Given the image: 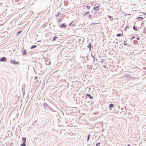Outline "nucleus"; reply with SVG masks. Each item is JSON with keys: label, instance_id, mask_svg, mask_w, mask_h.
I'll return each instance as SVG.
<instances>
[{"label": "nucleus", "instance_id": "1", "mask_svg": "<svg viewBox=\"0 0 146 146\" xmlns=\"http://www.w3.org/2000/svg\"><path fill=\"white\" fill-rule=\"evenodd\" d=\"M23 51L22 52V54L23 55H26L27 54V51L24 49V48H23Z\"/></svg>", "mask_w": 146, "mask_h": 146}, {"label": "nucleus", "instance_id": "2", "mask_svg": "<svg viewBox=\"0 0 146 146\" xmlns=\"http://www.w3.org/2000/svg\"><path fill=\"white\" fill-rule=\"evenodd\" d=\"M6 60V58L5 57H2L0 59V61H5Z\"/></svg>", "mask_w": 146, "mask_h": 146}, {"label": "nucleus", "instance_id": "3", "mask_svg": "<svg viewBox=\"0 0 146 146\" xmlns=\"http://www.w3.org/2000/svg\"><path fill=\"white\" fill-rule=\"evenodd\" d=\"M66 25L65 23H63L60 25V27L61 28L64 27H66Z\"/></svg>", "mask_w": 146, "mask_h": 146}, {"label": "nucleus", "instance_id": "4", "mask_svg": "<svg viewBox=\"0 0 146 146\" xmlns=\"http://www.w3.org/2000/svg\"><path fill=\"white\" fill-rule=\"evenodd\" d=\"M10 62L13 64H18L17 62H16L15 60H11L10 61Z\"/></svg>", "mask_w": 146, "mask_h": 146}, {"label": "nucleus", "instance_id": "5", "mask_svg": "<svg viewBox=\"0 0 146 146\" xmlns=\"http://www.w3.org/2000/svg\"><path fill=\"white\" fill-rule=\"evenodd\" d=\"M123 36V33H122V34H118L116 35V36H118L119 37H122Z\"/></svg>", "mask_w": 146, "mask_h": 146}, {"label": "nucleus", "instance_id": "6", "mask_svg": "<svg viewBox=\"0 0 146 146\" xmlns=\"http://www.w3.org/2000/svg\"><path fill=\"white\" fill-rule=\"evenodd\" d=\"M94 9L96 10H99V6H96L94 8Z\"/></svg>", "mask_w": 146, "mask_h": 146}, {"label": "nucleus", "instance_id": "7", "mask_svg": "<svg viewBox=\"0 0 146 146\" xmlns=\"http://www.w3.org/2000/svg\"><path fill=\"white\" fill-rule=\"evenodd\" d=\"M114 107V105L112 104H110L109 105V108L110 110H111V108H113Z\"/></svg>", "mask_w": 146, "mask_h": 146}, {"label": "nucleus", "instance_id": "8", "mask_svg": "<svg viewBox=\"0 0 146 146\" xmlns=\"http://www.w3.org/2000/svg\"><path fill=\"white\" fill-rule=\"evenodd\" d=\"M22 140L23 141V143H25L26 142V138L25 137L22 138Z\"/></svg>", "mask_w": 146, "mask_h": 146}, {"label": "nucleus", "instance_id": "9", "mask_svg": "<svg viewBox=\"0 0 146 146\" xmlns=\"http://www.w3.org/2000/svg\"><path fill=\"white\" fill-rule=\"evenodd\" d=\"M86 96H88L90 99H92L93 98V97L92 96H91L89 94H86Z\"/></svg>", "mask_w": 146, "mask_h": 146}, {"label": "nucleus", "instance_id": "10", "mask_svg": "<svg viewBox=\"0 0 146 146\" xmlns=\"http://www.w3.org/2000/svg\"><path fill=\"white\" fill-rule=\"evenodd\" d=\"M72 22H71L69 25L70 26H74L76 25V24L74 23L72 24Z\"/></svg>", "mask_w": 146, "mask_h": 146}, {"label": "nucleus", "instance_id": "11", "mask_svg": "<svg viewBox=\"0 0 146 146\" xmlns=\"http://www.w3.org/2000/svg\"><path fill=\"white\" fill-rule=\"evenodd\" d=\"M37 46L36 45H33L31 46V49H33L34 48H35Z\"/></svg>", "mask_w": 146, "mask_h": 146}, {"label": "nucleus", "instance_id": "12", "mask_svg": "<svg viewBox=\"0 0 146 146\" xmlns=\"http://www.w3.org/2000/svg\"><path fill=\"white\" fill-rule=\"evenodd\" d=\"M91 43L89 44V45L88 46V47L90 48V50H91Z\"/></svg>", "mask_w": 146, "mask_h": 146}, {"label": "nucleus", "instance_id": "13", "mask_svg": "<svg viewBox=\"0 0 146 146\" xmlns=\"http://www.w3.org/2000/svg\"><path fill=\"white\" fill-rule=\"evenodd\" d=\"M108 17H109V18L110 19V20L112 21L113 20V19L112 17L111 16L108 15Z\"/></svg>", "mask_w": 146, "mask_h": 146}, {"label": "nucleus", "instance_id": "14", "mask_svg": "<svg viewBox=\"0 0 146 146\" xmlns=\"http://www.w3.org/2000/svg\"><path fill=\"white\" fill-rule=\"evenodd\" d=\"M62 18H60V19H59L58 20V21L59 22H61L62 21Z\"/></svg>", "mask_w": 146, "mask_h": 146}, {"label": "nucleus", "instance_id": "15", "mask_svg": "<svg viewBox=\"0 0 146 146\" xmlns=\"http://www.w3.org/2000/svg\"><path fill=\"white\" fill-rule=\"evenodd\" d=\"M90 13V12L89 11H88L87 12L85 13L84 14V16H86V14H89Z\"/></svg>", "mask_w": 146, "mask_h": 146}, {"label": "nucleus", "instance_id": "16", "mask_svg": "<svg viewBox=\"0 0 146 146\" xmlns=\"http://www.w3.org/2000/svg\"><path fill=\"white\" fill-rule=\"evenodd\" d=\"M61 14V13L59 12L58 13V14L56 15V17H58Z\"/></svg>", "mask_w": 146, "mask_h": 146}, {"label": "nucleus", "instance_id": "17", "mask_svg": "<svg viewBox=\"0 0 146 146\" xmlns=\"http://www.w3.org/2000/svg\"><path fill=\"white\" fill-rule=\"evenodd\" d=\"M86 7L88 10H89L90 9V6H86Z\"/></svg>", "mask_w": 146, "mask_h": 146}, {"label": "nucleus", "instance_id": "18", "mask_svg": "<svg viewBox=\"0 0 146 146\" xmlns=\"http://www.w3.org/2000/svg\"><path fill=\"white\" fill-rule=\"evenodd\" d=\"M57 38V37L56 36H54V38L52 40L53 41H55L56 40V39Z\"/></svg>", "mask_w": 146, "mask_h": 146}, {"label": "nucleus", "instance_id": "19", "mask_svg": "<svg viewBox=\"0 0 146 146\" xmlns=\"http://www.w3.org/2000/svg\"><path fill=\"white\" fill-rule=\"evenodd\" d=\"M20 146H26V144L25 143H23L21 144Z\"/></svg>", "mask_w": 146, "mask_h": 146}, {"label": "nucleus", "instance_id": "20", "mask_svg": "<svg viewBox=\"0 0 146 146\" xmlns=\"http://www.w3.org/2000/svg\"><path fill=\"white\" fill-rule=\"evenodd\" d=\"M133 29L135 31H137V29L136 28L135 26L133 27Z\"/></svg>", "mask_w": 146, "mask_h": 146}, {"label": "nucleus", "instance_id": "21", "mask_svg": "<svg viewBox=\"0 0 146 146\" xmlns=\"http://www.w3.org/2000/svg\"><path fill=\"white\" fill-rule=\"evenodd\" d=\"M143 19V17H138L137 19Z\"/></svg>", "mask_w": 146, "mask_h": 146}, {"label": "nucleus", "instance_id": "22", "mask_svg": "<svg viewBox=\"0 0 146 146\" xmlns=\"http://www.w3.org/2000/svg\"><path fill=\"white\" fill-rule=\"evenodd\" d=\"M21 32H22V31H18L17 32V34L18 35H19V34H20L21 33Z\"/></svg>", "mask_w": 146, "mask_h": 146}, {"label": "nucleus", "instance_id": "23", "mask_svg": "<svg viewBox=\"0 0 146 146\" xmlns=\"http://www.w3.org/2000/svg\"><path fill=\"white\" fill-rule=\"evenodd\" d=\"M89 138H90V135L89 134L88 135V138H87L88 141L89 140Z\"/></svg>", "mask_w": 146, "mask_h": 146}, {"label": "nucleus", "instance_id": "24", "mask_svg": "<svg viewBox=\"0 0 146 146\" xmlns=\"http://www.w3.org/2000/svg\"><path fill=\"white\" fill-rule=\"evenodd\" d=\"M89 17L90 18H92V16L91 15V14H90L89 15Z\"/></svg>", "mask_w": 146, "mask_h": 146}, {"label": "nucleus", "instance_id": "25", "mask_svg": "<svg viewBox=\"0 0 146 146\" xmlns=\"http://www.w3.org/2000/svg\"><path fill=\"white\" fill-rule=\"evenodd\" d=\"M100 144V142L98 143H97L96 144V146H97L98 145H99Z\"/></svg>", "mask_w": 146, "mask_h": 146}, {"label": "nucleus", "instance_id": "26", "mask_svg": "<svg viewBox=\"0 0 146 146\" xmlns=\"http://www.w3.org/2000/svg\"><path fill=\"white\" fill-rule=\"evenodd\" d=\"M37 78V76H36L35 78V79H36Z\"/></svg>", "mask_w": 146, "mask_h": 146}, {"label": "nucleus", "instance_id": "27", "mask_svg": "<svg viewBox=\"0 0 146 146\" xmlns=\"http://www.w3.org/2000/svg\"><path fill=\"white\" fill-rule=\"evenodd\" d=\"M135 38V36H133L132 38V39H133Z\"/></svg>", "mask_w": 146, "mask_h": 146}, {"label": "nucleus", "instance_id": "28", "mask_svg": "<svg viewBox=\"0 0 146 146\" xmlns=\"http://www.w3.org/2000/svg\"><path fill=\"white\" fill-rule=\"evenodd\" d=\"M137 39L138 40H139V38H137Z\"/></svg>", "mask_w": 146, "mask_h": 146}, {"label": "nucleus", "instance_id": "29", "mask_svg": "<svg viewBox=\"0 0 146 146\" xmlns=\"http://www.w3.org/2000/svg\"><path fill=\"white\" fill-rule=\"evenodd\" d=\"M127 146H130L129 144H128Z\"/></svg>", "mask_w": 146, "mask_h": 146}, {"label": "nucleus", "instance_id": "30", "mask_svg": "<svg viewBox=\"0 0 146 146\" xmlns=\"http://www.w3.org/2000/svg\"><path fill=\"white\" fill-rule=\"evenodd\" d=\"M142 24H143V23H141V25H142Z\"/></svg>", "mask_w": 146, "mask_h": 146}, {"label": "nucleus", "instance_id": "31", "mask_svg": "<svg viewBox=\"0 0 146 146\" xmlns=\"http://www.w3.org/2000/svg\"><path fill=\"white\" fill-rule=\"evenodd\" d=\"M65 17V15H64V17Z\"/></svg>", "mask_w": 146, "mask_h": 146}]
</instances>
